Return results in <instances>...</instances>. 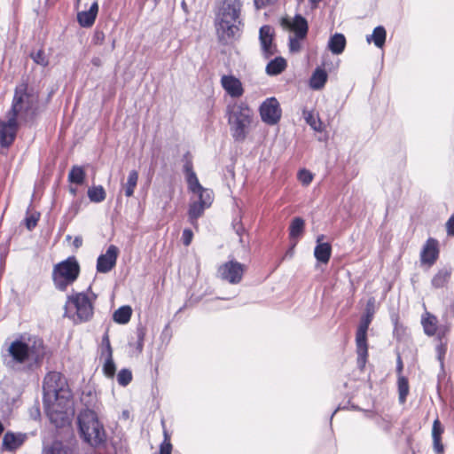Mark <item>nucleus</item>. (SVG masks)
Wrapping results in <instances>:
<instances>
[{"mask_svg":"<svg viewBox=\"0 0 454 454\" xmlns=\"http://www.w3.org/2000/svg\"><path fill=\"white\" fill-rule=\"evenodd\" d=\"M328 80V74L325 67H317L314 71L312 72V74L309 81V88L314 90H322Z\"/></svg>","mask_w":454,"mask_h":454,"instance_id":"nucleus-22","label":"nucleus"},{"mask_svg":"<svg viewBox=\"0 0 454 454\" xmlns=\"http://www.w3.org/2000/svg\"><path fill=\"white\" fill-rule=\"evenodd\" d=\"M303 118L308 125L310 128L317 132H321L323 130V122L321 121L318 114H315L313 111H309L306 108L302 111Z\"/></svg>","mask_w":454,"mask_h":454,"instance_id":"nucleus-34","label":"nucleus"},{"mask_svg":"<svg viewBox=\"0 0 454 454\" xmlns=\"http://www.w3.org/2000/svg\"><path fill=\"white\" fill-rule=\"evenodd\" d=\"M367 332L368 330L357 328L356 333L357 365L361 370L365 366L368 357Z\"/></svg>","mask_w":454,"mask_h":454,"instance_id":"nucleus-16","label":"nucleus"},{"mask_svg":"<svg viewBox=\"0 0 454 454\" xmlns=\"http://www.w3.org/2000/svg\"><path fill=\"white\" fill-rule=\"evenodd\" d=\"M244 272L245 265L235 260L226 262L218 269L221 278L232 285H237L241 281Z\"/></svg>","mask_w":454,"mask_h":454,"instance_id":"nucleus-12","label":"nucleus"},{"mask_svg":"<svg viewBox=\"0 0 454 454\" xmlns=\"http://www.w3.org/2000/svg\"><path fill=\"white\" fill-rule=\"evenodd\" d=\"M444 428L439 420V419H435L433 422L432 427V437H442L443 434Z\"/></svg>","mask_w":454,"mask_h":454,"instance_id":"nucleus-53","label":"nucleus"},{"mask_svg":"<svg viewBox=\"0 0 454 454\" xmlns=\"http://www.w3.org/2000/svg\"><path fill=\"white\" fill-rule=\"evenodd\" d=\"M437 323V317L434 315L427 312L426 316L421 318V324L425 334L429 337L435 335L438 329Z\"/></svg>","mask_w":454,"mask_h":454,"instance_id":"nucleus-31","label":"nucleus"},{"mask_svg":"<svg viewBox=\"0 0 454 454\" xmlns=\"http://www.w3.org/2000/svg\"><path fill=\"white\" fill-rule=\"evenodd\" d=\"M305 231V221L300 216H295L292 219L289 225V239L290 240H297L302 237Z\"/></svg>","mask_w":454,"mask_h":454,"instance_id":"nucleus-29","label":"nucleus"},{"mask_svg":"<svg viewBox=\"0 0 454 454\" xmlns=\"http://www.w3.org/2000/svg\"><path fill=\"white\" fill-rule=\"evenodd\" d=\"M138 180V172L135 169L129 171L128 175L127 183L125 184L124 192L125 196L129 198L134 194L135 188L137 187Z\"/></svg>","mask_w":454,"mask_h":454,"instance_id":"nucleus-37","label":"nucleus"},{"mask_svg":"<svg viewBox=\"0 0 454 454\" xmlns=\"http://www.w3.org/2000/svg\"><path fill=\"white\" fill-rule=\"evenodd\" d=\"M447 234L454 236V215H452L446 223Z\"/></svg>","mask_w":454,"mask_h":454,"instance_id":"nucleus-64","label":"nucleus"},{"mask_svg":"<svg viewBox=\"0 0 454 454\" xmlns=\"http://www.w3.org/2000/svg\"><path fill=\"white\" fill-rule=\"evenodd\" d=\"M65 315L74 324H81L85 317V293L68 296L65 306Z\"/></svg>","mask_w":454,"mask_h":454,"instance_id":"nucleus-8","label":"nucleus"},{"mask_svg":"<svg viewBox=\"0 0 454 454\" xmlns=\"http://www.w3.org/2000/svg\"><path fill=\"white\" fill-rule=\"evenodd\" d=\"M439 242L436 239L428 238L420 251V262L428 267L433 266L439 258Z\"/></svg>","mask_w":454,"mask_h":454,"instance_id":"nucleus-15","label":"nucleus"},{"mask_svg":"<svg viewBox=\"0 0 454 454\" xmlns=\"http://www.w3.org/2000/svg\"><path fill=\"white\" fill-rule=\"evenodd\" d=\"M193 232L191 229L186 228L182 233V241L184 246H189L192 243Z\"/></svg>","mask_w":454,"mask_h":454,"instance_id":"nucleus-56","label":"nucleus"},{"mask_svg":"<svg viewBox=\"0 0 454 454\" xmlns=\"http://www.w3.org/2000/svg\"><path fill=\"white\" fill-rule=\"evenodd\" d=\"M87 197L91 202L100 203L105 200L106 193L102 185H93L87 189Z\"/></svg>","mask_w":454,"mask_h":454,"instance_id":"nucleus-35","label":"nucleus"},{"mask_svg":"<svg viewBox=\"0 0 454 454\" xmlns=\"http://www.w3.org/2000/svg\"><path fill=\"white\" fill-rule=\"evenodd\" d=\"M225 117L233 140L239 143L244 142L253 121L252 109L246 103L229 104L225 109Z\"/></svg>","mask_w":454,"mask_h":454,"instance_id":"nucleus-3","label":"nucleus"},{"mask_svg":"<svg viewBox=\"0 0 454 454\" xmlns=\"http://www.w3.org/2000/svg\"><path fill=\"white\" fill-rule=\"evenodd\" d=\"M188 155L189 153L184 155L185 162L183 166V172L185 176V181L187 183L188 190L194 194L201 191L204 187L200 184L197 174L193 170L192 161L187 159Z\"/></svg>","mask_w":454,"mask_h":454,"instance_id":"nucleus-18","label":"nucleus"},{"mask_svg":"<svg viewBox=\"0 0 454 454\" xmlns=\"http://www.w3.org/2000/svg\"><path fill=\"white\" fill-rule=\"evenodd\" d=\"M238 20L215 19V27L218 40L223 44H227L239 36V26L241 21Z\"/></svg>","mask_w":454,"mask_h":454,"instance_id":"nucleus-9","label":"nucleus"},{"mask_svg":"<svg viewBox=\"0 0 454 454\" xmlns=\"http://www.w3.org/2000/svg\"><path fill=\"white\" fill-rule=\"evenodd\" d=\"M31 59L37 64L42 67H47L49 64V58L44 53L43 50L40 49L35 52L30 53Z\"/></svg>","mask_w":454,"mask_h":454,"instance_id":"nucleus-46","label":"nucleus"},{"mask_svg":"<svg viewBox=\"0 0 454 454\" xmlns=\"http://www.w3.org/2000/svg\"><path fill=\"white\" fill-rule=\"evenodd\" d=\"M98 13V1H94L90 8L87 10V27H90L95 23Z\"/></svg>","mask_w":454,"mask_h":454,"instance_id":"nucleus-45","label":"nucleus"},{"mask_svg":"<svg viewBox=\"0 0 454 454\" xmlns=\"http://www.w3.org/2000/svg\"><path fill=\"white\" fill-rule=\"evenodd\" d=\"M436 354L437 360L440 364L441 372L444 375V358L447 352V341H439V344L436 346Z\"/></svg>","mask_w":454,"mask_h":454,"instance_id":"nucleus-42","label":"nucleus"},{"mask_svg":"<svg viewBox=\"0 0 454 454\" xmlns=\"http://www.w3.org/2000/svg\"><path fill=\"white\" fill-rule=\"evenodd\" d=\"M450 331V325L448 324L441 325L437 329V340L439 341H443L442 340L446 338L447 334Z\"/></svg>","mask_w":454,"mask_h":454,"instance_id":"nucleus-54","label":"nucleus"},{"mask_svg":"<svg viewBox=\"0 0 454 454\" xmlns=\"http://www.w3.org/2000/svg\"><path fill=\"white\" fill-rule=\"evenodd\" d=\"M172 449L173 446L171 442H162L160 444L159 454H171Z\"/></svg>","mask_w":454,"mask_h":454,"instance_id":"nucleus-59","label":"nucleus"},{"mask_svg":"<svg viewBox=\"0 0 454 454\" xmlns=\"http://www.w3.org/2000/svg\"><path fill=\"white\" fill-rule=\"evenodd\" d=\"M241 6V0H223L216 19L239 20Z\"/></svg>","mask_w":454,"mask_h":454,"instance_id":"nucleus-17","label":"nucleus"},{"mask_svg":"<svg viewBox=\"0 0 454 454\" xmlns=\"http://www.w3.org/2000/svg\"><path fill=\"white\" fill-rule=\"evenodd\" d=\"M94 418H104V405L97 393L92 394L89 389L87 390V419Z\"/></svg>","mask_w":454,"mask_h":454,"instance_id":"nucleus-21","label":"nucleus"},{"mask_svg":"<svg viewBox=\"0 0 454 454\" xmlns=\"http://www.w3.org/2000/svg\"><path fill=\"white\" fill-rule=\"evenodd\" d=\"M287 67L286 60L283 57H276L270 59L265 68L266 74L270 76L280 74Z\"/></svg>","mask_w":454,"mask_h":454,"instance_id":"nucleus-30","label":"nucleus"},{"mask_svg":"<svg viewBox=\"0 0 454 454\" xmlns=\"http://www.w3.org/2000/svg\"><path fill=\"white\" fill-rule=\"evenodd\" d=\"M386 39L387 30L382 25L375 27L372 33L366 35V42L368 43H372L379 49H382L385 46Z\"/></svg>","mask_w":454,"mask_h":454,"instance_id":"nucleus-27","label":"nucleus"},{"mask_svg":"<svg viewBox=\"0 0 454 454\" xmlns=\"http://www.w3.org/2000/svg\"><path fill=\"white\" fill-rule=\"evenodd\" d=\"M390 320L394 326V329H393L394 335L399 336L400 331L403 329V326H402V325L399 324V315L396 311L392 310L390 312Z\"/></svg>","mask_w":454,"mask_h":454,"instance_id":"nucleus-50","label":"nucleus"},{"mask_svg":"<svg viewBox=\"0 0 454 454\" xmlns=\"http://www.w3.org/2000/svg\"><path fill=\"white\" fill-rule=\"evenodd\" d=\"M376 425L385 433L389 434L392 429V424L389 420L383 417H379L375 419Z\"/></svg>","mask_w":454,"mask_h":454,"instance_id":"nucleus-52","label":"nucleus"},{"mask_svg":"<svg viewBox=\"0 0 454 454\" xmlns=\"http://www.w3.org/2000/svg\"><path fill=\"white\" fill-rule=\"evenodd\" d=\"M103 357H105V362L103 364L102 372L106 378L114 379L116 373V364L114 361L113 354H107Z\"/></svg>","mask_w":454,"mask_h":454,"instance_id":"nucleus-38","label":"nucleus"},{"mask_svg":"<svg viewBox=\"0 0 454 454\" xmlns=\"http://www.w3.org/2000/svg\"><path fill=\"white\" fill-rule=\"evenodd\" d=\"M90 286L87 287V321L93 314V305L92 301L89 297V292H90Z\"/></svg>","mask_w":454,"mask_h":454,"instance_id":"nucleus-63","label":"nucleus"},{"mask_svg":"<svg viewBox=\"0 0 454 454\" xmlns=\"http://www.w3.org/2000/svg\"><path fill=\"white\" fill-rule=\"evenodd\" d=\"M299 180L302 183V184L308 185L313 180L312 173L305 168H302L299 171L298 174Z\"/></svg>","mask_w":454,"mask_h":454,"instance_id":"nucleus-51","label":"nucleus"},{"mask_svg":"<svg viewBox=\"0 0 454 454\" xmlns=\"http://www.w3.org/2000/svg\"><path fill=\"white\" fill-rule=\"evenodd\" d=\"M8 353L16 364H28L29 368L39 366L45 355L42 339L38 337H21L11 343Z\"/></svg>","mask_w":454,"mask_h":454,"instance_id":"nucleus-2","label":"nucleus"},{"mask_svg":"<svg viewBox=\"0 0 454 454\" xmlns=\"http://www.w3.org/2000/svg\"><path fill=\"white\" fill-rule=\"evenodd\" d=\"M290 241H291L290 247L286 251L283 259L292 258L294 256V249H295V247H296L298 241L297 240H290Z\"/></svg>","mask_w":454,"mask_h":454,"instance_id":"nucleus-61","label":"nucleus"},{"mask_svg":"<svg viewBox=\"0 0 454 454\" xmlns=\"http://www.w3.org/2000/svg\"><path fill=\"white\" fill-rule=\"evenodd\" d=\"M375 303L376 300L374 297H370L365 304L364 312L360 318L357 328L368 330L369 326L373 319L375 314Z\"/></svg>","mask_w":454,"mask_h":454,"instance_id":"nucleus-24","label":"nucleus"},{"mask_svg":"<svg viewBox=\"0 0 454 454\" xmlns=\"http://www.w3.org/2000/svg\"><path fill=\"white\" fill-rule=\"evenodd\" d=\"M433 438V448L436 454H442L444 451V446L442 442V437H432Z\"/></svg>","mask_w":454,"mask_h":454,"instance_id":"nucleus-57","label":"nucleus"},{"mask_svg":"<svg viewBox=\"0 0 454 454\" xmlns=\"http://www.w3.org/2000/svg\"><path fill=\"white\" fill-rule=\"evenodd\" d=\"M40 219V213L34 212L28 215V211L27 212V216L24 219L25 226L28 231H32Z\"/></svg>","mask_w":454,"mask_h":454,"instance_id":"nucleus-47","label":"nucleus"},{"mask_svg":"<svg viewBox=\"0 0 454 454\" xmlns=\"http://www.w3.org/2000/svg\"><path fill=\"white\" fill-rule=\"evenodd\" d=\"M77 424L79 427L80 437L85 441V421L84 415L82 412H80L77 417Z\"/></svg>","mask_w":454,"mask_h":454,"instance_id":"nucleus-55","label":"nucleus"},{"mask_svg":"<svg viewBox=\"0 0 454 454\" xmlns=\"http://www.w3.org/2000/svg\"><path fill=\"white\" fill-rule=\"evenodd\" d=\"M43 403L51 402L52 398L63 405H68L69 401H72V392L67 379L60 372H49L43 380Z\"/></svg>","mask_w":454,"mask_h":454,"instance_id":"nucleus-4","label":"nucleus"},{"mask_svg":"<svg viewBox=\"0 0 454 454\" xmlns=\"http://www.w3.org/2000/svg\"><path fill=\"white\" fill-rule=\"evenodd\" d=\"M346 43L345 35L341 33H335L330 36L327 48L333 54L340 55L344 51Z\"/></svg>","mask_w":454,"mask_h":454,"instance_id":"nucleus-28","label":"nucleus"},{"mask_svg":"<svg viewBox=\"0 0 454 454\" xmlns=\"http://www.w3.org/2000/svg\"><path fill=\"white\" fill-rule=\"evenodd\" d=\"M45 411L51 422L56 427H63L70 422V416L74 414L73 401L68 405H63L60 402H47L44 403Z\"/></svg>","mask_w":454,"mask_h":454,"instance_id":"nucleus-7","label":"nucleus"},{"mask_svg":"<svg viewBox=\"0 0 454 454\" xmlns=\"http://www.w3.org/2000/svg\"><path fill=\"white\" fill-rule=\"evenodd\" d=\"M132 316V309L129 305H122L113 314V320L119 325H126Z\"/></svg>","mask_w":454,"mask_h":454,"instance_id":"nucleus-32","label":"nucleus"},{"mask_svg":"<svg viewBox=\"0 0 454 454\" xmlns=\"http://www.w3.org/2000/svg\"><path fill=\"white\" fill-rule=\"evenodd\" d=\"M101 345H102L101 357H103L104 356H106L107 354H109V355L113 354V348H112V346H111V343H110V340H109V335H108V331L107 330L105 332V333L102 336Z\"/></svg>","mask_w":454,"mask_h":454,"instance_id":"nucleus-48","label":"nucleus"},{"mask_svg":"<svg viewBox=\"0 0 454 454\" xmlns=\"http://www.w3.org/2000/svg\"><path fill=\"white\" fill-rule=\"evenodd\" d=\"M221 84L226 93L231 98H239L244 93L241 82L232 74L223 75Z\"/></svg>","mask_w":454,"mask_h":454,"instance_id":"nucleus-19","label":"nucleus"},{"mask_svg":"<svg viewBox=\"0 0 454 454\" xmlns=\"http://www.w3.org/2000/svg\"><path fill=\"white\" fill-rule=\"evenodd\" d=\"M275 33L270 25H263L259 29V41L264 58L269 59L277 51V46L274 43Z\"/></svg>","mask_w":454,"mask_h":454,"instance_id":"nucleus-13","label":"nucleus"},{"mask_svg":"<svg viewBox=\"0 0 454 454\" xmlns=\"http://www.w3.org/2000/svg\"><path fill=\"white\" fill-rule=\"evenodd\" d=\"M7 121L0 119V145L9 147L14 141L19 126L21 123L18 119L6 114Z\"/></svg>","mask_w":454,"mask_h":454,"instance_id":"nucleus-11","label":"nucleus"},{"mask_svg":"<svg viewBox=\"0 0 454 454\" xmlns=\"http://www.w3.org/2000/svg\"><path fill=\"white\" fill-rule=\"evenodd\" d=\"M233 228L235 230V232L236 234L239 237V242L242 243L243 242V239H242V234L246 231L244 226L242 225V223L239 222V223H233Z\"/></svg>","mask_w":454,"mask_h":454,"instance_id":"nucleus-62","label":"nucleus"},{"mask_svg":"<svg viewBox=\"0 0 454 454\" xmlns=\"http://www.w3.org/2000/svg\"><path fill=\"white\" fill-rule=\"evenodd\" d=\"M80 265L74 256L55 264L52 270V280L57 289L65 291L79 277Z\"/></svg>","mask_w":454,"mask_h":454,"instance_id":"nucleus-5","label":"nucleus"},{"mask_svg":"<svg viewBox=\"0 0 454 454\" xmlns=\"http://www.w3.org/2000/svg\"><path fill=\"white\" fill-rule=\"evenodd\" d=\"M262 121L270 126L279 122L282 116L280 104L275 97L266 98L259 107Z\"/></svg>","mask_w":454,"mask_h":454,"instance_id":"nucleus-10","label":"nucleus"},{"mask_svg":"<svg viewBox=\"0 0 454 454\" xmlns=\"http://www.w3.org/2000/svg\"><path fill=\"white\" fill-rule=\"evenodd\" d=\"M108 442V434L106 433L103 418H94L87 419V446L95 450H104Z\"/></svg>","mask_w":454,"mask_h":454,"instance_id":"nucleus-6","label":"nucleus"},{"mask_svg":"<svg viewBox=\"0 0 454 454\" xmlns=\"http://www.w3.org/2000/svg\"><path fill=\"white\" fill-rule=\"evenodd\" d=\"M306 37H297L295 35L289 37V51L293 53L300 51L301 45V41L304 40Z\"/></svg>","mask_w":454,"mask_h":454,"instance_id":"nucleus-49","label":"nucleus"},{"mask_svg":"<svg viewBox=\"0 0 454 454\" xmlns=\"http://www.w3.org/2000/svg\"><path fill=\"white\" fill-rule=\"evenodd\" d=\"M39 107V93L27 82L22 81L14 90L12 106L7 114L15 117L20 122L32 120Z\"/></svg>","mask_w":454,"mask_h":454,"instance_id":"nucleus-1","label":"nucleus"},{"mask_svg":"<svg viewBox=\"0 0 454 454\" xmlns=\"http://www.w3.org/2000/svg\"><path fill=\"white\" fill-rule=\"evenodd\" d=\"M452 274V268L446 265L440 269L432 278L431 286L434 289L443 288L450 282Z\"/></svg>","mask_w":454,"mask_h":454,"instance_id":"nucleus-23","label":"nucleus"},{"mask_svg":"<svg viewBox=\"0 0 454 454\" xmlns=\"http://www.w3.org/2000/svg\"><path fill=\"white\" fill-rule=\"evenodd\" d=\"M43 454H73V451L65 447L60 442H54L51 446L44 448Z\"/></svg>","mask_w":454,"mask_h":454,"instance_id":"nucleus-40","label":"nucleus"},{"mask_svg":"<svg viewBox=\"0 0 454 454\" xmlns=\"http://www.w3.org/2000/svg\"><path fill=\"white\" fill-rule=\"evenodd\" d=\"M207 208L208 207L200 204V202H191L187 212L189 223L192 225L197 223V220L204 214Z\"/></svg>","mask_w":454,"mask_h":454,"instance_id":"nucleus-33","label":"nucleus"},{"mask_svg":"<svg viewBox=\"0 0 454 454\" xmlns=\"http://www.w3.org/2000/svg\"><path fill=\"white\" fill-rule=\"evenodd\" d=\"M104 40H105L104 33L100 30H96L92 36L91 43L95 45H99V44H102Z\"/></svg>","mask_w":454,"mask_h":454,"instance_id":"nucleus-58","label":"nucleus"},{"mask_svg":"<svg viewBox=\"0 0 454 454\" xmlns=\"http://www.w3.org/2000/svg\"><path fill=\"white\" fill-rule=\"evenodd\" d=\"M397 387L399 403H404L406 402L410 390L409 381L405 376L399 375L397 380Z\"/></svg>","mask_w":454,"mask_h":454,"instance_id":"nucleus-36","label":"nucleus"},{"mask_svg":"<svg viewBox=\"0 0 454 454\" xmlns=\"http://www.w3.org/2000/svg\"><path fill=\"white\" fill-rule=\"evenodd\" d=\"M324 238L323 234L317 237L314 256L319 263L327 264L331 259L333 248L331 243L322 242Z\"/></svg>","mask_w":454,"mask_h":454,"instance_id":"nucleus-20","label":"nucleus"},{"mask_svg":"<svg viewBox=\"0 0 454 454\" xmlns=\"http://www.w3.org/2000/svg\"><path fill=\"white\" fill-rule=\"evenodd\" d=\"M290 30L297 37H307L309 23L301 14H295L291 22Z\"/></svg>","mask_w":454,"mask_h":454,"instance_id":"nucleus-25","label":"nucleus"},{"mask_svg":"<svg viewBox=\"0 0 454 454\" xmlns=\"http://www.w3.org/2000/svg\"><path fill=\"white\" fill-rule=\"evenodd\" d=\"M84 178V171L81 167H74L68 175V179L70 183L81 184L83 183Z\"/></svg>","mask_w":454,"mask_h":454,"instance_id":"nucleus-43","label":"nucleus"},{"mask_svg":"<svg viewBox=\"0 0 454 454\" xmlns=\"http://www.w3.org/2000/svg\"><path fill=\"white\" fill-rule=\"evenodd\" d=\"M278 0H254V4L256 10H260L267 5L273 4Z\"/></svg>","mask_w":454,"mask_h":454,"instance_id":"nucleus-60","label":"nucleus"},{"mask_svg":"<svg viewBox=\"0 0 454 454\" xmlns=\"http://www.w3.org/2000/svg\"><path fill=\"white\" fill-rule=\"evenodd\" d=\"M119 249L114 245H110L105 254L97 259V270L100 273L110 272L116 265Z\"/></svg>","mask_w":454,"mask_h":454,"instance_id":"nucleus-14","label":"nucleus"},{"mask_svg":"<svg viewBox=\"0 0 454 454\" xmlns=\"http://www.w3.org/2000/svg\"><path fill=\"white\" fill-rule=\"evenodd\" d=\"M198 196L197 202H200V204L209 207L214 200V192L212 190L207 188H203L201 191L195 193Z\"/></svg>","mask_w":454,"mask_h":454,"instance_id":"nucleus-39","label":"nucleus"},{"mask_svg":"<svg viewBox=\"0 0 454 454\" xmlns=\"http://www.w3.org/2000/svg\"><path fill=\"white\" fill-rule=\"evenodd\" d=\"M145 334V328L141 325H137V327L136 328L137 340L135 343H132L130 341L129 343L130 346H134L138 353H141L143 351Z\"/></svg>","mask_w":454,"mask_h":454,"instance_id":"nucleus-41","label":"nucleus"},{"mask_svg":"<svg viewBox=\"0 0 454 454\" xmlns=\"http://www.w3.org/2000/svg\"><path fill=\"white\" fill-rule=\"evenodd\" d=\"M26 435L7 432L3 438V448L7 450H15L25 442Z\"/></svg>","mask_w":454,"mask_h":454,"instance_id":"nucleus-26","label":"nucleus"},{"mask_svg":"<svg viewBox=\"0 0 454 454\" xmlns=\"http://www.w3.org/2000/svg\"><path fill=\"white\" fill-rule=\"evenodd\" d=\"M117 382L121 387H127L132 380V372L128 368H123L117 373Z\"/></svg>","mask_w":454,"mask_h":454,"instance_id":"nucleus-44","label":"nucleus"}]
</instances>
